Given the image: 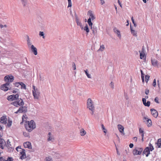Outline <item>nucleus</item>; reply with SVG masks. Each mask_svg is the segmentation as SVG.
Here are the masks:
<instances>
[{"label":"nucleus","instance_id":"nucleus-16","mask_svg":"<svg viewBox=\"0 0 161 161\" xmlns=\"http://www.w3.org/2000/svg\"><path fill=\"white\" fill-rule=\"evenodd\" d=\"M142 101L143 104L145 106L147 107H149L150 104V102L149 101H147V103L146 102V98H142Z\"/></svg>","mask_w":161,"mask_h":161},{"label":"nucleus","instance_id":"nucleus-58","mask_svg":"<svg viewBox=\"0 0 161 161\" xmlns=\"http://www.w3.org/2000/svg\"><path fill=\"white\" fill-rule=\"evenodd\" d=\"M110 86H111V87L112 88H114V83L111 82V83H110Z\"/></svg>","mask_w":161,"mask_h":161},{"label":"nucleus","instance_id":"nucleus-17","mask_svg":"<svg viewBox=\"0 0 161 161\" xmlns=\"http://www.w3.org/2000/svg\"><path fill=\"white\" fill-rule=\"evenodd\" d=\"M117 126L119 132L120 133L123 134V135H124L125 133H124V128L123 126L119 124Z\"/></svg>","mask_w":161,"mask_h":161},{"label":"nucleus","instance_id":"nucleus-1","mask_svg":"<svg viewBox=\"0 0 161 161\" xmlns=\"http://www.w3.org/2000/svg\"><path fill=\"white\" fill-rule=\"evenodd\" d=\"M32 94L35 100H38L40 95V92L39 89L34 85L32 86Z\"/></svg>","mask_w":161,"mask_h":161},{"label":"nucleus","instance_id":"nucleus-44","mask_svg":"<svg viewBox=\"0 0 161 161\" xmlns=\"http://www.w3.org/2000/svg\"><path fill=\"white\" fill-rule=\"evenodd\" d=\"M21 82H15L14 83V85L15 86L19 87V86L20 85Z\"/></svg>","mask_w":161,"mask_h":161},{"label":"nucleus","instance_id":"nucleus-21","mask_svg":"<svg viewBox=\"0 0 161 161\" xmlns=\"http://www.w3.org/2000/svg\"><path fill=\"white\" fill-rule=\"evenodd\" d=\"M7 118L4 117V116H3L2 117L1 119H0V122L4 124H6L7 123Z\"/></svg>","mask_w":161,"mask_h":161},{"label":"nucleus","instance_id":"nucleus-19","mask_svg":"<svg viewBox=\"0 0 161 161\" xmlns=\"http://www.w3.org/2000/svg\"><path fill=\"white\" fill-rule=\"evenodd\" d=\"M75 20L77 25H78L80 26V27L81 29H83V27L82 26V23H81V22L79 20L77 16L75 17Z\"/></svg>","mask_w":161,"mask_h":161},{"label":"nucleus","instance_id":"nucleus-6","mask_svg":"<svg viewBox=\"0 0 161 161\" xmlns=\"http://www.w3.org/2000/svg\"><path fill=\"white\" fill-rule=\"evenodd\" d=\"M47 141L50 142H53L55 141L53 135L50 132H49L47 135Z\"/></svg>","mask_w":161,"mask_h":161},{"label":"nucleus","instance_id":"nucleus-2","mask_svg":"<svg viewBox=\"0 0 161 161\" xmlns=\"http://www.w3.org/2000/svg\"><path fill=\"white\" fill-rule=\"evenodd\" d=\"M16 150L18 152H19L20 155H21L20 158L23 159L26 158L25 153V150L21 148V146H19L16 148Z\"/></svg>","mask_w":161,"mask_h":161},{"label":"nucleus","instance_id":"nucleus-57","mask_svg":"<svg viewBox=\"0 0 161 161\" xmlns=\"http://www.w3.org/2000/svg\"><path fill=\"white\" fill-rule=\"evenodd\" d=\"M90 110H91V111H92L91 112V114H92V115H93V114H94V113L95 109L94 108H93V109H90Z\"/></svg>","mask_w":161,"mask_h":161},{"label":"nucleus","instance_id":"nucleus-8","mask_svg":"<svg viewBox=\"0 0 161 161\" xmlns=\"http://www.w3.org/2000/svg\"><path fill=\"white\" fill-rule=\"evenodd\" d=\"M27 111V108L25 106H23L22 107H20L18 110L15 112L14 113L15 114H18V113H25Z\"/></svg>","mask_w":161,"mask_h":161},{"label":"nucleus","instance_id":"nucleus-4","mask_svg":"<svg viewBox=\"0 0 161 161\" xmlns=\"http://www.w3.org/2000/svg\"><path fill=\"white\" fill-rule=\"evenodd\" d=\"M11 104L16 107H18L19 106H23L24 103L23 100L20 99V100H19L18 101H14L12 102Z\"/></svg>","mask_w":161,"mask_h":161},{"label":"nucleus","instance_id":"nucleus-52","mask_svg":"<svg viewBox=\"0 0 161 161\" xmlns=\"http://www.w3.org/2000/svg\"><path fill=\"white\" fill-rule=\"evenodd\" d=\"M154 101L155 102L158 103H159V102L158 101V97H156L154 99Z\"/></svg>","mask_w":161,"mask_h":161},{"label":"nucleus","instance_id":"nucleus-61","mask_svg":"<svg viewBox=\"0 0 161 161\" xmlns=\"http://www.w3.org/2000/svg\"><path fill=\"white\" fill-rule=\"evenodd\" d=\"M118 3H119V5L121 7H122V4H121V3L119 1V0H118Z\"/></svg>","mask_w":161,"mask_h":161},{"label":"nucleus","instance_id":"nucleus-34","mask_svg":"<svg viewBox=\"0 0 161 161\" xmlns=\"http://www.w3.org/2000/svg\"><path fill=\"white\" fill-rule=\"evenodd\" d=\"M84 72H85L86 76H87V77H88V78H91V75L90 74H89L88 72H87V70L86 69V70H84Z\"/></svg>","mask_w":161,"mask_h":161},{"label":"nucleus","instance_id":"nucleus-24","mask_svg":"<svg viewBox=\"0 0 161 161\" xmlns=\"http://www.w3.org/2000/svg\"><path fill=\"white\" fill-rule=\"evenodd\" d=\"M88 14L90 16V18L92 19V20H93L95 19V17L92 14V11H89L88 12Z\"/></svg>","mask_w":161,"mask_h":161},{"label":"nucleus","instance_id":"nucleus-30","mask_svg":"<svg viewBox=\"0 0 161 161\" xmlns=\"http://www.w3.org/2000/svg\"><path fill=\"white\" fill-rule=\"evenodd\" d=\"M21 1L24 7L27 6L28 4L26 0H21Z\"/></svg>","mask_w":161,"mask_h":161},{"label":"nucleus","instance_id":"nucleus-51","mask_svg":"<svg viewBox=\"0 0 161 161\" xmlns=\"http://www.w3.org/2000/svg\"><path fill=\"white\" fill-rule=\"evenodd\" d=\"M156 85V79H154L153 80V86L154 87H155Z\"/></svg>","mask_w":161,"mask_h":161},{"label":"nucleus","instance_id":"nucleus-12","mask_svg":"<svg viewBox=\"0 0 161 161\" xmlns=\"http://www.w3.org/2000/svg\"><path fill=\"white\" fill-rule=\"evenodd\" d=\"M150 154V150L149 147H146L143 152L142 154L143 155L144 154H145L146 157H147Z\"/></svg>","mask_w":161,"mask_h":161},{"label":"nucleus","instance_id":"nucleus-59","mask_svg":"<svg viewBox=\"0 0 161 161\" xmlns=\"http://www.w3.org/2000/svg\"><path fill=\"white\" fill-rule=\"evenodd\" d=\"M133 140L135 142H136L137 141V137H134L133 138Z\"/></svg>","mask_w":161,"mask_h":161},{"label":"nucleus","instance_id":"nucleus-22","mask_svg":"<svg viewBox=\"0 0 161 161\" xmlns=\"http://www.w3.org/2000/svg\"><path fill=\"white\" fill-rule=\"evenodd\" d=\"M151 62H152V64L153 65V66H154L155 67L156 66V67H158V62L157 60L155 59H152L151 60Z\"/></svg>","mask_w":161,"mask_h":161},{"label":"nucleus","instance_id":"nucleus-43","mask_svg":"<svg viewBox=\"0 0 161 161\" xmlns=\"http://www.w3.org/2000/svg\"><path fill=\"white\" fill-rule=\"evenodd\" d=\"M4 161H13V159L12 158L8 157L7 160L4 159Z\"/></svg>","mask_w":161,"mask_h":161},{"label":"nucleus","instance_id":"nucleus-23","mask_svg":"<svg viewBox=\"0 0 161 161\" xmlns=\"http://www.w3.org/2000/svg\"><path fill=\"white\" fill-rule=\"evenodd\" d=\"M5 142L4 140L2 138H0V147L2 149H3V146L5 145Z\"/></svg>","mask_w":161,"mask_h":161},{"label":"nucleus","instance_id":"nucleus-25","mask_svg":"<svg viewBox=\"0 0 161 161\" xmlns=\"http://www.w3.org/2000/svg\"><path fill=\"white\" fill-rule=\"evenodd\" d=\"M24 146L25 148H30V142H27L24 143Z\"/></svg>","mask_w":161,"mask_h":161},{"label":"nucleus","instance_id":"nucleus-49","mask_svg":"<svg viewBox=\"0 0 161 161\" xmlns=\"http://www.w3.org/2000/svg\"><path fill=\"white\" fill-rule=\"evenodd\" d=\"M72 65L73 70H75L76 69V65L74 62L73 63Z\"/></svg>","mask_w":161,"mask_h":161},{"label":"nucleus","instance_id":"nucleus-37","mask_svg":"<svg viewBox=\"0 0 161 161\" xmlns=\"http://www.w3.org/2000/svg\"><path fill=\"white\" fill-rule=\"evenodd\" d=\"M149 149L150 150V151H152L154 149V148L153 147V146L152 145V144H151V143H149Z\"/></svg>","mask_w":161,"mask_h":161},{"label":"nucleus","instance_id":"nucleus-38","mask_svg":"<svg viewBox=\"0 0 161 161\" xmlns=\"http://www.w3.org/2000/svg\"><path fill=\"white\" fill-rule=\"evenodd\" d=\"M104 48L105 47L104 45H102L100 46V48L98 50V51H102L104 49Z\"/></svg>","mask_w":161,"mask_h":161},{"label":"nucleus","instance_id":"nucleus-41","mask_svg":"<svg viewBox=\"0 0 161 161\" xmlns=\"http://www.w3.org/2000/svg\"><path fill=\"white\" fill-rule=\"evenodd\" d=\"M26 40H27V43H28V46L29 47L30 44H29L30 42H29V36H28V35H26Z\"/></svg>","mask_w":161,"mask_h":161},{"label":"nucleus","instance_id":"nucleus-46","mask_svg":"<svg viewBox=\"0 0 161 161\" xmlns=\"http://www.w3.org/2000/svg\"><path fill=\"white\" fill-rule=\"evenodd\" d=\"M101 127H102V130L103 131V132H104L105 133H106V129H105V127H104L103 125V124H102L101 125Z\"/></svg>","mask_w":161,"mask_h":161},{"label":"nucleus","instance_id":"nucleus-39","mask_svg":"<svg viewBox=\"0 0 161 161\" xmlns=\"http://www.w3.org/2000/svg\"><path fill=\"white\" fill-rule=\"evenodd\" d=\"M26 114L23 115L22 117V121L23 122L26 121Z\"/></svg>","mask_w":161,"mask_h":161},{"label":"nucleus","instance_id":"nucleus-53","mask_svg":"<svg viewBox=\"0 0 161 161\" xmlns=\"http://www.w3.org/2000/svg\"><path fill=\"white\" fill-rule=\"evenodd\" d=\"M88 23L89 26L90 27V28H92V25H93V24L92 22H89V23Z\"/></svg>","mask_w":161,"mask_h":161},{"label":"nucleus","instance_id":"nucleus-42","mask_svg":"<svg viewBox=\"0 0 161 161\" xmlns=\"http://www.w3.org/2000/svg\"><path fill=\"white\" fill-rule=\"evenodd\" d=\"M144 54L142 52L140 53V58L141 59L143 58L144 57Z\"/></svg>","mask_w":161,"mask_h":161},{"label":"nucleus","instance_id":"nucleus-40","mask_svg":"<svg viewBox=\"0 0 161 161\" xmlns=\"http://www.w3.org/2000/svg\"><path fill=\"white\" fill-rule=\"evenodd\" d=\"M68 8L71 7L72 6V3L71 0H68Z\"/></svg>","mask_w":161,"mask_h":161},{"label":"nucleus","instance_id":"nucleus-3","mask_svg":"<svg viewBox=\"0 0 161 161\" xmlns=\"http://www.w3.org/2000/svg\"><path fill=\"white\" fill-rule=\"evenodd\" d=\"M143 149L141 147H136L133 150V154L134 155H140L142 154Z\"/></svg>","mask_w":161,"mask_h":161},{"label":"nucleus","instance_id":"nucleus-33","mask_svg":"<svg viewBox=\"0 0 161 161\" xmlns=\"http://www.w3.org/2000/svg\"><path fill=\"white\" fill-rule=\"evenodd\" d=\"M45 161H53V160L50 157H48L46 158Z\"/></svg>","mask_w":161,"mask_h":161},{"label":"nucleus","instance_id":"nucleus-47","mask_svg":"<svg viewBox=\"0 0 161 161\" xmlns=\"http://www.w3.org/2000/svg\"><path fill=\"white\" fill-rule=\"evenodd\" d=\"M131 20L132 21V22L134 24V26L136 27V24L135 22V21H134V19H133V17H131Z\"/></svg>","mask_w":161,"mask_h":161},{"label":"nucleus","instance_id":"nucleus-60","mask_svg":"<svg viewBox=\"0 0 161 161\" xmlns=\"http://www.w3.org/2000/svg\"><path fill=\"white\" fill-rule=\"evenodd\" d=\"M141 72V77H142V76H144V74L143 73L141 69L140 70Z\"/></svg>","mask_w":161,"mask_h":161},{"label":"nucleus","instance_id":"nucleus-32","mask_svg":"<svg viewBox=\"0 0 161 161\" xmlns=\"http://www.w3.org/2000/svg\"><path fill=\"white\" fill-rule=\"evenodd\" d=\"M44 32L42 31H40L39 32V35L40 36H42L43 39H44L45 36H44Z\"/></svg>","mask_w":161,"mask_h":161},{"label":"nucleus","instance_id":"nucleus-56","mask_svg":"<svg viewBox=\"0 0 161 161\" xmlns=\"http://www.w3.org/2000/svg\"><path fill=\"white\" fill-rule=\"evenodd\" d=\"M139 131L140 133L142 134L144 133V131L141 128L139 129Z\"/></svg>","mask_w":161,"mask_h":161},{"label":"nucleus","instance_id":"nucleus-7","mask_svg":"<svg viewBox=\"0 0 161 161\" xmlns=\"http://www.w3.org/2000/svg\"><path fill=\"white\" fill-rule=\"evenodd\" d=\"M19 97V95L17 94L15 95H11L8 97L7 99L9 101H12L13 100L18 99Z\"/></svg>","mask_w":161,"mask_h":161},{"label":"nucleus","instance_id":"nucleus-31","mask_svg":"<svg viewBox=\"0 0 161 161\" xmlns=\"http://www.w3.org/2000/svg\"><path fill=\"white\" fill-rule=\"evenodd\" d=\"M157 145L158 148H160L161 146V138L159 139L157 141Z\"/></svg>","mask_w":161,"mask_h":161},{"label":"nucleus","instance_id":"nucleus-62","mask_svg":"<svg viewBox=\"0 0 161 161\" xmlns=\"http://www.w3.org/2000/svg\"><path fill=\"white\" fill-rule=\"evenodd\" d=\"M134 146L133 144L132 143H130L129 145V147L130 148H132Z\"/></svg>","mask_w":161,"mask_h":161},{"label":"nucleus","instance_id":"nucleus-29","mask_svg":"<svg viewBox=\"0 0 161 161\" xmlns=\"http://www.w3.org/2000/svg\"><path fill=\"white\" fill-rule=\"evenodd\" d=\"M80 135L82 136H84L86 133V131L83 129L80 130Z\"/></svg>","mask_w":161,"mask_h":161},{"label":"nucleus","instance_id":"nucleus-55","mask_svg":"<svg viewBox=\"0 0 161 161\" xmlns=\"http://www.w3.org/2000/svg\"><path fill=\"white\" fill-rule=\"evenodd\" d=\"M145 92L146 94L148 95L149 92V90L148 89H146Z\"/></svg>","mask_w":161,"mask_h":161},{"label":"nucleus","instance_id":"nucleus-18","mask_svg":"<svg viewBox=\"0 0 161 161\" xmlns=\"http://www.w3.org/2000/svg\"><path fill=\"white\" fill-rule=\"evenodd\" d=\"M113 31L115 33L117 34V36L118 37L120 38H121V35L120 34V31L119 30H118L115 27Z\"/></svg>","mask_w":161,"mask_h":161},{"label":"nucleus","instance_id":"nucleus-14","mask_svg":"<svg viewBox=\"0 0 161 161\" xmlns=\"http://www.w3.org/2000/svg\"><path fill=\"white\" fill-rule=\"evenodd\" d=\"M31 50L34 55H36L37 54V49L33 45L31 46Z\"/></svg>","mask_w":161,"mask_h":161},{"label":"nucleus","instance_id":"nucleus-45","mask_svg":"<svg viewBox=\"0 0 161 161\" xmlns=\"http://www.w3.org/2000/svg\"><path fill=\"white\" fill-rule=\"evenodd\" d=\"M12 124V121H11L8 120V124H7V126H8L9 127H10L11 125Z\"/></svg>","mask_w":161,"mask_h":161},{"label":"nucleus","instance_id":"nucleus-64","mask_svg":"<svg viewBox=\"0 0 161 161\" xmlns=\"http://www.w3.org/2000/svg\"><path fill=\"white\" fill-rule=\"evenodd\" d=\"M0 161H4V159L2 157H0Z\"/></svg>","mask_w":161,"mask_h":161},{"label":"nucleus","instance_id":"nucleus-10","mask_svg":"<svg viewBox=\"0 0 161 161\" xmlns=\"http://www.w3.org/2000/svg\"><path fill=\"white\" fill-rule=\"evenodd\" d=\"M9 85V83L8 82L2 85L1 86V89L4 91H7L10 89L8 87Z\"/></svg>","mask_w":161,"mask_h":161},{"label":"nucleus","instance_id":"nucleus-28","mask_svg":"<svg viewBox=\"0 0 161 161\" xmlns=\"http://www.w3.org/2000/svg\"><path fill=\"white\" fill-rule=\"evenodd\" d=\"M84 31H86V33L87 34H88V33L89 32V28H88V25H87V24L84 27Z\"/></svg>","mask_w":161,"mask_h":161},{"label":"nucleus","instance_id":"nucleus-54","mask_svg":"<svg viewBox=\"0 0 161 161\" xmlns=\"http://www.w3.org/2000/svg\"><path fill=\"white\" fill-rule=\"evenodd\" d=\"M36 112V110L33 109V110L31 111V115H34L35 114Z\"/></svg>","mask_w":161,"mask_h":161},{"label":"nucleus","instance_id":"nucleus-48","mask_svg":"<svg viewBox=\"0 0 161 161\" xmlns=\"http://www.w3.org/2000/svg\"><path fill=\"white\" fill-rule=\"evenodd\" d=\"M55 156L57 158H59L60 157H61V155H60L59 154V153H56L55 154Z\"/></svg>","mask_w":161,"mask_h":161},{"label":"nucleus","instance_id":"nucleus-27","mask_svg":"<svg viewBox=\"0 0 161 161\" xmlns=\"http://www.w3.org/2000/svg\"><path fill=\"white\" fill-rule=\"evenodd\" d=\"M92 30V33L94 35H95L97 33V30L96 27H92V28H91Z\"/></svg>","mask_w":161,"mask_h":161},{"label":"nucleus","instance_id":"nucleus-9","mask_svg":"<svg viewBox=\"0 0 161 161\" xmlns=\"http://www.w3.org/2000/svg\"><path fill=\"white\" fill-rule=\"evenodd\" d=\"M4 80L8 82H12L14 80V77L11 75L6 76L4 78Z\"/></svg>","mask_w":161,"mask_h":161},{"label":"nucleus","instance_id":"nucleus-26","mask_svg":"<svg viewBox=\"0 0 161 161\" xmlns=\"http://www.w3.org/2000/svg\"><path fill=\"white\" fill-rule=\"evenodd\" d=\"M130 29L131 34L134 36H137V32L135 30L132 29L131 28V26L130 25Z\"/></svg>","mask_w":161,"mask_h":161},{"label":"nucleus","instance_id":"nucleus-5","mask_svg":"<svg viewBox=\"0 0 161 161\" xmlns=\"http://www.w3.org/2000/svg\"><path fill=\"white\" fill-rule=\"evenodd\" d=\"M87 108L89 110L94 108L93 102L91 98H89L87 99Z\"/></svg>","mask_w":161,"mask_h":161},{"label":"nucleus","instance_id":"nucleus-63","mask_svg":"<svg viewBox=\"0 0 161 161\" xmlns=\"http://www.w3.org/2000/svg\"><path fill=\"white\" fill-rule=\"evenodd\" d=\"M116 151H117V154L118 155H120V153L119 152V151H118V148H116Z\"/></svg>","mask_w":161,"mask_h":161},{"label":"nucleus","instance_id":"nucleus-15","mask_svg":"<svg viewBox=\"0 0 161 161\" xmlns=\"http://www.w3.org/2000/svg\"><path fill=\"white\" fill-rule=\"evenodd\" d=\"M143 118L147 121V125L148 127H150L152 125V121L151 119L146 117H144Z\"/></svg>","mask_w":161,"mask_h":161},{"label":"nucleus","instance_id":"nucleus-50","mask_svg":"<svg viewBox=\"0 0 161 161\" xmlns=\"http://www.w3.org/2000/svg\"><path fill=\"white\" fill-rule=\"evenodd\" d=\"M23 134L25 137H28L29 136L30 134L29 133L27 134L26 132H23Z\"/></svg>","mask_w":161,"mask_h":161},{"label":"nucleus","instance_id":"nucleus-11","mask_svg":"<svg viewBox=\"0 0 161 161\" xmlns=\"http://www.w3.org/2000/svg\"><path fill=\"white\" fill-rule=\"evenodd\" d=\"M24 125L26 130L29 132H30V122L29 121H25Z\"/></svg>","mask_w":161,"mask_h":161},{"label":"nucleus","instance_id":"nucleus-20","mask_svg":"<svg viewBox=\"0 0 161 161\" xmlns=\"http://www.w3.org/2000/svg\"><path fill=\"white\" fill-rule=\"evenodd\" d=\"M36 128V124L33 120H31V131Z\"/></svg>","mask_w":161,"mask_h":161},{"label":"nucleus","instance_id":"nucleus-36","mask_svg":"<svg viewBox=\"0 0 161 161\" xmlns=\"http://www.w3.org/2000/svg\"><path fill=\"white\" fill-rule=\"evenodd\" d=\"M20 85L21 86V89H26V86L23 82H21Z\"/></svg>","mask_w":161,"mask_h":161},{"label":"nucleus","instance_id":"nucleus-35","mask_svg":"<svg viewBox=\"0 0 161 161\" xmlns=\"http://www.w3.org/2000/svg\"><path fill=\"white\" fill-rule=\"evenodd\" d=\"M150 78V76L148 75H146L145 76V80L146 82L147 83L148 81L149 80V78Z\"/></svg>","mask_w":161,"mask_h":161},{"label":"nucleus","instance_id":"nucleus-13","mask_svg":"<svg viewBox=\"0 0 161 161\" xmlns=\"http://www.w3.org/2000/svg\"><path fill=\"white\" fill-rule=\"evenodd\" d=\"M151 112L153 116L155 118H156L158 115V112L157 111L154 109H151Z\"/></svg>","mask_w":161,"mask_h":161}]
</instances>
